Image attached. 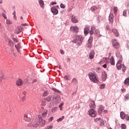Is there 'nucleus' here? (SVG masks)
Instances as JSON below:
<instances>
[{"label": "nucleus", "instance_id": "1", "mask_svg": "<svg viewBox=\"0 0 129 129\" xmlns=\"http://www.w3.org/2000/svg\"><path fill=\"white\" fill-rule=\"evenodd\" d=\"M38 118L39 119V121H38V119L35 120V121H34L33 124H29L28 125L29 126H33V127H37V126H38L39 123H42V124H45V123H46V120H43L42 116L39 115L38 116Z\"/></svg>", "mask_w": 129, "mask_h": 129}, {"label": "nucleus", "instance_id": "2", "mask_svg": "<svg viewBox=\"0 0 129 129\" xmlns=\"http://www.w3.org/2000/svg\"><path fill=\"white\" fill-rule=\"evenodd\" d=\"M75 39H74L72 42L73 43H77L78 44V46H80L83 42V40L84 37L81 35H76L75 36Z\"/></svg>", "mask_w": 129, "mask_h": 129}, {"label": "nucleus", "instance_id": "3", "mask_svg": "<svg viewBox=\"0 0 129 129\" xmlns=\"http://www.w3.org/2000/svg\"><path fill=\"white\" fill-rule=\"evenodd\" d=\"M88 75L90 80L93 82L94 83H97V82H98V81H99L98 80V79H97V76H96V75H95V74L90 73H89Z\"/></svg>", "mask_w": 129, "mask_h": 129}, {"label": "nucleus", "instance_id": "4", "mask_svg": "<svg viewBox=\"0 0 129 129\" xmlns=\"http://www.w3.org/2000/svg\"><path fill=\"white\" fill-rule=\"evenodd\" d=\"M24 120L25 121H28V122H30V121H32L33 119H32V115L31 114H25L24 117Z\"/></svg>", "mask_w": 129, "mask_h": 129}, {"label": "nucleus", "instance_id": "5", "mask_svg": "<svg viewBox=\"0 0 129 129\" xmlns=\"http://www.w3.org/2000/svg\"><path fill=\"white\" fill-rule=\"evenodd\" d=\"M88 114H89V116L91 117H95V116L96 115V112L94 109H91L88 111Z\"/></svg>", "mask_w": 129, "mask_h": 129}, {"label": "nucleus", "instance_id": "6", "mask_svg": "<svg viewBox=\"0 0 129 129\" xmlns=\"http://www.w3.org/2000/svg\"><path fill=\"white\" fill-rule=\"evenodd\" d=\"M92 41H93V37L90 36L86 44L88 48H91L92 47Z\"/></svg>", "mask_w": 129, "mask_h": 129}, {"label": "nucleus", "instance_id": "7", "mask_svg": "<svg viewBox=\"0 0 129 129\" xmlns=\"http://www.w3.org/2000/svg\"><path fill=\"white\" fill-rule=\"evenodd\" d=\"M112 41L113 47H114V48H115V49H117L118 48V47H119V44L118 43L117 40L113 39Z\"/></svg>", "mask_w": 129, "mask_h": 129}, {"label": "nucleus", "instance_id": "8", "mask_svg": "<svg viewBox=\"0 0 129 129\" xmlns=\"http://www.w3.org/2000/svg\"><path fill=\"white\" fill-rule=\"evenodd\" d=\"M4 79H6V77H5V74H4V72H3V71H1L0 72V82L2 83L4 80Z\"/></svg>", "mask_w": 129, "mask_h": 129}, {"label": "nucleus", "instance_id": "9", "mask_svg": "<svg viewBox=\"0 0 129 129\" xmlns=\"http://www.w3.org/2000/svg\"><path fill=\"white\" fill-rule=\"evenodd\" d=\"M23 31V27L22 26H18L17 28H16L15 33L16 34H20L21 32Z\"/></svg>", "mask_w": 129, "mask_h": 129}, {"label": "nucleus", "instance_id": "10", "mask_svg": "<svg viewBox=\"0 0 129 129\" xmlns=\"http://www.w3.org/2000/svg\"><path fill=\"white\" fill-rule=\"evenodd\" d=\"M51 11L52 14L54 15H58V9H56V7H53L51 8Z\"/></svg>", "mask_w": 129, "mask_h": 129}, {"label": "nucleus", "instance_id": "11", "mask_svg": "<svg viewBox=\"0 0 129 129\" xmlns=\"http://www.w3.org/2000/svg\"><path fill=\"white\" fill-rule=\"evenodd\" d=\"M121 61L122 60H118L116 64V68L118 70H120V69H121V67H122V65H121Z\"/></svg>", "mask_w": 129, "mask_h": 129}, {"label": "nucleus", "instance_id": "12", "mask_svg": "<svg viewBox=\"0 0 129 129\" xmlns=\"http://www.w3.org/2000/svg\"><path fill=\"white\" fill-rule=\"evenodd\" d=\"M90 108L91 109H94L96 107V105H95V102L94 101H91V104L89 105Z\"/></svg>", "mask_w": 129, "mask_h": 129}, {"label": "nucleus", "instance_id": "13", "mask_svg": "<svg viewBox=\"0 0 129 129\" xmlns=\"http://www.w3.org/2000/svg\"><path fill=\"white\" fill-rule=\"evenodd\" d=\"M95 54V52H94V50H92L90 52L89 54V57L90 59H92L93 58H94V54Z\"/></svg>", "mask_w": 129, "mask_h": 129}, {"label": "nucleus", "instance_id": "14", "mask_svg": "<svg viewBox=\"0 0 129 129\" xmlns=\"http://www.w3.org/2000/svg\"><path fill=\"white\" fill-rule=\"evenodd\" d=\"M102 79L103 81H105L106 80V78H107V74L105 73V72H103L102 73Z\"/></svg>", "mask_w": 129, "mask_h": 129}, {"label": "nucleus", "instance_id": "15", "mask_svg": "<svg viewBox=\"0 0 129 129\" xmlns=\"http://www.w3.org/2000/svg\"><path fill=\"white\" fill-rule=\"evenodd\" d=\"M109 22L110 24H113V14H110L109 16Z\"/></svg>", "mask_w": 129, "mask_h": 129}, {"label": "nucleus", "instance_id": "16", "mask_svg": "<svg viewBox=\"0 0 129 129\" xmlns=\"http://www.w3.org/2000/svg\"><path fill=\"white\" fill-rule=\"evenodd\" d=\"M71 20H72V23H74V24H76V23L78 22V20L74 15H73L72 16Z\"/></svg>", "mask_w": 129, "mask_h": 129}, {"label": "nucleus", "instance_id": "17", "mask_svg": "<svg viewBox=\"0 0 129 129\" xmlns=\"http://www.w3.org/2000/svg\"><path fill=\"white\" fill-rule=\"evenodd\" d=\"M15 47L17 49L18 52H19V53H20L21 50L20 49L22 48V46H21V44L19 43L17 45H15Z\"/></svg>", "mask_w": 129, "mask_h": 129}, {"label": "nucleus", "instance_id": "18", "mask_svg": "<svg viewBox=\"0 0 129 129\" xmlns=\"http://www.w3.org/2000/svg\"><path fill=\"white\" fill-rule=\"evenodd\" d=\"M84 33L85 35H87L89 33V27L86 26L84 28Z\"/></svg>", "mask_w": 129, "mask_h": 129}, {"label": "nucleus", "instance_id": "19", "mask_svg": "<svg viewBox=\"0 0 129 129\" xmlns=\"http://www.w3.org/2000/svg\"><path fill=\"white\" fill-rule=\"evenodd\" d=\"M23 84V81L21 79H18L16 81V85L17 86H21V85Z\"/></svg>", "mask_w": 129, "mask_h": 129}, {"label": "nucleus", "instance_id": "20", "mask_svg": "<svg viewBox=\"0 0 129 129\" xmlns=\"http://www.w3.org/2000/svg\"><path fill=\"white\" fill-rule=\"evenodd\" d=\"M71 30H73L75 33H77L78 32V27L77 26H72L71 27Z\"/></svg>", "mask_w": 129, "mask_h": 129}, {"label": "nucleus", "instance_id": "21", "mask_svg": "<svg viewBox=\"0 0 129 129\" xmlns=\"http://www.w3.org/2000/svg\"><path fill=\"white\" fill-rule=\"evenodd\" d=\"M94 34L95 35H96L97 37H101V35L100 34V31L98 29H97L95 31Z\"/></svg>", "mask_w": 129, "mask_h": 129}, {"label": "nucleus", "instance_id": "22", "mask_svg": "<svg viewBox=\"0 0 129 129\" xmlns=\"http://www.w3.org/2000/svg\"><path fill=\"white\" fill-rule=\"evenodd\" d=\"M116 56L117 58H119V60H122V57L121 56L119 52H116Z\"/></svg>", "mask_w": 129, "mask_h": 129}, {"label": "nucleus", "instance_id": "23", "mask_svg": "<svg viewBox=\"0 0 129 129\" xmlns=\"http://www.w3.org/2000/svg\"><path fill=\"white\" fill-rule=\"evenodd\" d=\"M94 31H95V27L93 26L91 28L90 35H93V34H94Z\"/></svg>", "mask_w": 129, "mask_h": 129}, {"label": "nucleus", "instance_id": "24", "mask_svg": "<svg viewBox=\"0 0 129 129\" xmlns=\"http://www.w3.org/2000/svg\"><path fill=\"white\" fill-rule=\"evenodd\" d=\"M112 32H113V33L115 34L116 37H118L119 34L118 33V32H117V30L116 29H112Z\"/></svg>", "mask_w": 129, "mask_h": 129}, {"label": "nucleus", "instance_id": "25", "mask_svg": "<svg viewBox=\"0 0 129 129\" xmlns=\"http://www.w3.org/2000/svg\"><path fill=\"white\" fill-rule=\"evenodd\" d=\"M72 83L74 84V85H76V84H77V83H78V81H77V79H76V78L73 79V80L72 81Z\"/></svg>", "mask_w": 129, "mask_h": 129}, {"label": "nucleus", "instance_id": "26", "mask_svg": "<svg viewBox=\"0 0 129 129\" xmlns=\"http://www.w3.org/2000/svg\"><path fill=\"white\" fill-rule=\"evenodd\" d=\"M8 45L9 46H10V47H14V42H13V41H12V40H9Z\"/></svg>", "mask_w": 129, "mask_h": 129}, {"label": "nucleus", "instance_id": "27", "mask_svg": "<svg viewBox=\"0 0 129 129\" xmlns=\"http://www.w3.org/2000/svg\"><path fill=\"white\" fill-rule=\"evenodd\" d=\"M120 117L122 119H123L124 118H125V114L124 113V112H121L120 113Z\"/></svg>", "mask_w": 129, "mask_h": 129}, {"label": "nucleus", "instance_id": "28", "mask_svg": "<svg viewBox=\"0 0 129 129\" xmlns=\"http://www.w3.org/2000/svg\"><path fill=\"white\" fill-rule=\"evenodd\" d=\"M110 63L111 65H115L114 63V59H113V57H111L110 59Z\"/></svg>", "mask_w": 129, "mask_h": 129}, {"label": "nucleus", "instance_id": "29", "mask_svg": "<svg viewBox=\"0 0 129 129\" xmlns=\"http://www.w3.org/2000/svg\"><path fill=\"white\" fill-rule=\"evenodd\" d=\"M103 109H104V107H100L98 111V113H102V110H103Z\"/></svg>", "mask_w": 129, "mask_h": 129}, {"label": "nucleus", "instance_id": "30", "mask_svg": "<svg viewBox=\"0 0 129 129\" xmlns=\"http://www.w3.org/2000/svg\"><path fill=\"white\" fill-rule=\"evenodd\" d=\"M47 113H48V110H44L42 113V117H46V116L47 115Z\"/></svg>", "mask_w": 129, "mask_h": 129}, {"label": "nucleus", "instance_id": "31", "mask_svg": "<svg viewBox=\"0 0 129 129\" xmlns=\"http://www.w3.org/2000/svg\"><path fill=\"white\" fill-rule=\"evenodd\" d=\"M96 10H97V7H96V6H92L91 7V11L92 12H94L96 11Z\"/></svg>", "mask_w": 129, "mask_h": 129}, {"label": "nucleus", "instance_id": "32", "mask_svg": "<svg viewBox=\"0 0 129 129\" xmlns=\"http://www.w3.org/2000/svg\"><path fill=\"white\" fill-rule=\"evenodd\" d=\"M124 84L125 85H129V78H127L124 81Z\"/></svg>", "mask_w": 129, "mask_h": 129}, {"label": "nucleus", "instance_id": "33", "mask_svg": "<svg viewBox=\"0 0 129 129\" xmlns=\"http://www.w3.org/2000/svg\"><path fill=\"white\" fill-rule=\"evenodd\" d=\"M121 68L122 72H125V70H126V67L124 64L122 65Z\"/></svg>", "mask_w": 129, "mask_h": 129}, {"label": "nucleus", "instance_id": "34", "mask_svg": "<svg viewBox=\"0 0 129 129\" xmlns=\"http://www.w3.org/2000/svg\"><path fill=\"white\" fill-rule=\"evenodd\" d=\"M26 92H23L21 95L22 96V99L23 100V101H24V100H25V95H26Z\"/></svg>", "mask_w": 129, "mask_h": 129}, {"label": "nucleus", "instance_id": "35", "mask_svg": "<svg viewBox=\"0 0 129 129\" xmlns=\"http://www.w3.org/2000/svg\"><path fill=\"white\" fill-rule=\"evenodd\" d=\"M13 23L10 19H8V18L6 19V24L7 25H12Z\"/></svg>", "mask_w": 129, "mask_h": 129}, {"label": "nucleus", "instance_id": "36", "mask_svg": "<svg viewBox=\"0 0 129 129\" xmlns=\"http://www.w3.org/2000/svg\"><path fill=\"white\" fill-rule=\"evenodd\" d=\"M39 4L40 7H41V8H43V7L44 6V1H43L42 0H40L39 2Z\"/></svg>", "mask_w": 129, "mask_h": 129}, {"label": "nucleus", "instance_id": "37", "mask_svg": "<svg viewBox=\"0 0 129 129\" xmlns=\"http://www.w3.org/2000/svg\"><path fill=\"white\" fill-rule=\"evenodd\" d=\"M65 117H64V116H62V117H60V118H59L58 119H57V120H56V121L57 122H59V121H62V120H63V119H64V118Z\"/></svg>", "mask_w": 129, "mask_h": 129}, {"label": "nucleus", "instance_id": "38", "mask_svg": "<svg viewBox=\"0 0 129 129\" xmlns=\"http://www.w3.org/2000/svg\"><path fill=\"white\" fill-rule=\"evenodd\" d=\"M124 99L125 101H126V100H128L129 99V94H127L124 96Z\"/></svg>", "mask_w": 129, "mask_h": 129}, {"label": "nucleus", "instance_id": "39", "mask_svg": "<svg viewBox=\"0 0 129 129\" xmlns=\"http://www.w3.org/2000/svg\"><path fill=\"white\" fill-rule=\"evenodd\" d=\"M127 12V11H126V10H124L123 12V17H125V18H126L127 17V15L126 14Z\"/></svg>", "mask_w": 129, "mask_h": 129}, {"label": "nucleus", "instance_id": "40", "mask_svg": "<svg viewBox=\"0 0 129 129\" xmlns=\"http://www.w3.org/2000/svg\"><path fill=\"white\" fill-rule=\"evenodd\" d=\"M51 99H52V97H51V96H49L46 98V101L49 102V101H51Z\"/></svg>", "mask_w": 129, "mask_h": 129}, {"label": "nucleus", "instance_id": "41", "mask_svg": "<svg viewBox=\"0 0 129 129\" xmlns=\"http://www.w3.org/2000/svg\"><path fill=\"white\" fill-rule=\"evenodd\" d=\"M114 10V14H116L117 13V7H114L113 8Z\"/></svg>", "mask_w": 129, "mask_h": 129}, {"label": "nucleus", "instance_id": "42", "mask_svg": "<svg viewBox=\"0 0 129 129\" xmlns=\"http://www.w3.org/2000/svg\"><path fill=\"white\" fill-rule=\"evenodd\" d=\"M105 87V84H102L100 86V89H103Z\"/></svg>", "mask_w": 129, "mask_h": 129}, {"label": "nucleus", "instance_id": "43", "mask_svg": "<svg viewBox=\"0 0 129 129\" xmlns=\"http://www.w3.org/2000/svg\"><path fill=\"white\" fill-rule=\"evenodd\" d=\"M2 15L3 16V17L4 18V19L5 20H7L8 19V18L7 17V15H6V14H5L4 13H3L2 14Z\"/></svg>", "mask_w": 129, "mask_h": 129}, {"label": "nucleus", "instance_id": "44", "mask_svg": "<svg viewBox=\"0 0 129 129\" xmlns=\"http://www.w3.org/2000/svg\"><path fill=\"white\" fill-rule=\"evenodd\" d=\"M121 126V128L122 129H125V128H126V125H125V124H122Z\"/></svg>", "mask_w": 129, "mask_h": 129}, {"label": "nucleus", "instance_id": "45", "mask_svg": "<svg viewBox=\"0 0 129 129\" xmlns=\"http://www.w3.org/2000/svg\"><path fill=\"white\" fill-rule=\"evenodd\" d=\"M13 40L14 43H18L19 42V40L16 38H13Z\"/></svg>", "mask_w": 129, "mask_h": 129}, {"label": "nucleus", "instance_id": "46", "mask_svg": "<svg viewBox=\"0 0 129 129\" xmlns=\"http://www.w3.org/2000/svg\"><path fill=\"white\" fill-rule=\"evenodd\" d=\"M52 128H53L52 125H48L45 129H52Z\"/></svg>", "mask_w": 129, "mask_h": 129}, {"label": "nucleus", "instance_id": "47", "mask_svg": "<svg viewBox=\"0 0 129 129\" xmlns=\"http://www.w3.org/2000/svg\"><path fill=\"white\" fill-rule=\"evenodd\" d=\"M103 59V60L104 61V62H106V63H108V58L104 57Z\"/></svg>", "mask_w": 129, "mask_h": 129}, {"label": "nucleus", "instance_id": "48", "mask_svg": "<svg viewBox=\"0 0 129 129\" xmlns=\"http://www.w3.org/2000/svg\"><path fill=\"white\" fill-rule=\"evenodd\" d=\"M64 80H70V79H69V77L68 76H65L64 77Z\"/></svg>", "mask_w": 129, "mask_h": 129}, {"label": "nucleus", "instance_id": "49", "mask_svg": "<svg viewBox=\"0 0 129 129\" xmlns=\"http://www.w3.org/2000/svg\"><path fill=\"white\" fill-rule=\"evenodd\" d=\"M48 92L45 91V92H44L43 95V96L46 97V96H47V95H48Z\"/></svg>", "mask_w": 129, "mask_h": 129}, {"label": "nucleus", "instance_id": "50", "mask_svg": "<svg viewBox=\"0 0 129 129\" xmlns=\"http://www.w3.org/2000/svg\"><path fill=\"white\" fill-rule=\"evenodd\" d=\"M53 118H53V117H51L50 118H49L48 119V122H51V121H52V120H53Z\"/></svg>", "mask_w": 129, "mask_h": 129}, {"label": "nucleus", "instance_id": "51", "mask_svg": "<svg viewBox=\"0 0 129 129\" xmlns=\"http://www.w3.org/2000/svg\"><path fill=\"white\" fill-rule=\"evenodd\" d=\"M14 15V19H17V16H16V11H14L13 13Z\"/></svg>", "mask_w": 129, "mask_h": 129}, {"label": "nucleus", "instance_id": "52", "mask_svg": "<svg viewBox=\"0 0 129 129\" xmlns=\"http://www.w3.org/2000/svg\"><path fill=\"white\" fill-rule=\"evenodd\" d=\"M109 28H110L109 25H106V30H107V31H109V30H110Z\"/></svg>", "mask_w": 129, "mask_h": 129}, {"label": "nucleus", "instance_id": "53", "mask_svg": "<svg viewBox=\"0 0 129 129\" xmlns=\"http://www.w3.org/2000/svg\"><path fill=\"white\" fill-rule=\"evenodd\" d=\"M60 8L61 9H65V6L63 5V4H60Z\"/></svg>", "mask_w": 129, "mask_h": 129}, {"label": "nucleus", "instance_id": "54", "mask_svg": "<svg viewBox=\"0 0 129 129\" xmlns=\"http://www.w3.org/2000/svg\"><path fill=\"white\" fill-rule=\"evenodd\" d=\"M125 118L126 119V120H129V116L128 115H127L125 116Z\"/></svg>", "mask_w": 129, "mask_h": 129}, {"label": "nucleus", "instance_id": "55", "mask_svg": "<svg viewBox=\"0 0 129 129\" xmlns=\"http://www.w3.org/2000/svg\"><path fill=\"white\" fill-rule=\"evenodd\" d=\"M50 5L51 6H54V5H57V3L56 2H52L50 3Z\"/></svg>", "mask_w": 129, "mask_h": 129}, {"label": "nucleus", "instance_id": "56", "mask_svg": "<svg viewBox=\"0 0 129 129\" xmlns=\"http://www.w3.org/2000/svg\"><path fill=\"white\" fill-rule=\"evenodd\" d=\"M60 53L61 54V55H63L64 51H63V50H62V49H60Z\"/></svg>", "mask_w": 129, "mask_h": 129}, {"label": "nucleus", "instance_id": "57", "mask_svg": "<svg viewBox=\"0 0 129 129\" xmlns=\"http://www.w3.org/2000/svg\"><path fill=\"white\" fill-rule=\"evenodd\" d=\"M102 67H103V68H106V67H107V65H106V64H103Z\"/></svg>", "mask_w": 129, "mask_h": 129}, {"label": "nucleus", "instance_id": "58", "mask_svg": "<svg viewBox=\"0 0 129 129\" xmlns=\"http://www.w3.org/2000/svg\"><path fill=\"white\" fill-rule=\"evenodd\" d=\"M63 104H64L63 103L60 104L59 105V107L60 108H61V107H62L63 106Z\"/></svg>", "mask_w": 129, "mask_h": 129}, {"label": "nucleus", "instance_id": "59", "mask_svg": "<svg viewBox=\"0 0 129 129\" xmlns=\"http://www.w3.org/2000/svg\"><path fill=\"white\" fill-rule=\"evenodd\" d=\"M98 120H101V118H97L96 119V121H97Z\"/></svg>", "mask_w": 129, "mask_h": 129}, {"label": "nucleus", "instance_id": "60", "mask_svg": "<svg viewBox=\"0 0 129 129\" xmlns=\"http://www.w3.org/2000/svg\"><path fill=\"white\" fill-rule=\"evenodd\" d=\"M22 26H28V24H27V23H25V24H22Z\"/></svg>", "mask_w": 129, "mask_h": 129}, {"label": "nucleus", "instance_id": "61", "mask_svg": "<svg viewBox=\"0 0 129 129\" xmlns=\"http://www.w3.org/2000/svg\"><path fill=\"white\" fill-rule=\"evenodd\" d=\"M70 60H71L70 58H67V62H70Z\"/></svg>", "mask_w": 129, "mask_h": 129}, {"label": "nucleus", "instance_id": "62", "mask_svg": "<svg viewBox=\"0 0 129 129\" xmlns=\"http://www.w3.org/2000/svg\"><path fill=\"white\" fill-rule=\"evenodd\" d=\"M104 113H107V110H104Z\"/></svg>", "mask_w": 129, "mask_h": 129}, {"label": "nucleus", "instance_id": "63", "mask_svg": "<svg viewBox=\"0 0 129 129\" xmlns=\"http://www.w3.org/2000/svg\"><path fill=\"white\" fill-rule=\"evenodd\" d=\"M59 98H60V97L59 96H57L55 97V99H59Z\"/></svg>", "mask_w": 129, "mask_h": 129}, {"label": "nucleus", "instance_id": "64", "mask_svg": "<svg viewBox=\"0 0 129 129\" xmlns=\"http://www.w3.org/2000/svg\"><path fill=\"white\" fill-rule=\"evenodd\" d=\"M0 4H3V0H0Z\"/></svg>", "mask_w": 129, "mask_h": 129}]
</instances>
